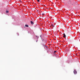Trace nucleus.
<instances>
[{
	"instance_id": "nucleus-1",
	"label": "nucleus",
	"mask_w": 80,
	"mask_h": 80,
	"mask_svg": "<svg viewBox=\"0 0 80 80\" xmlns=\"http://www.w3.org/2000/svg\"><path fill=\"white\" fill-rule=\"evenodd\" d=\"M74 73L75 75H76V74L77 73V71L75 70L74 71Z\"/></svg>"
},
{
	"instance_id": "nucleus-12",
	"label": "nucleus",
	"mask_w": 80,
	"mask_h": 80,
	"mask_svg": "<svg viewBox=\"0 0 80 80\" xmlns=\"http://www.w3.org/2000/svg\"><path fill=\"white\" fill-rule=\"evenodd\" d=\"M37 41H38L37 40L36 41V42H37Z\"/></svg>"
},
{
	"instance_id": "nucleus-9",
	"label": "nucleus",
	"mask_w": 80,
	"mask_h": 80,
	"mask_svg": "<svg viewBox=\"0 0 80 80\" xmlns=\"http://www.w3.org/2000/svg\"><path fill=\"white\" fill-rule=\"evenodd\" d=\"M43 45L45 47V44H43Z\"/></svg>"
},
{
	"instance_id": "nucleus-10",
	"label": "nucleus",
	"mask_w": 80,
	"mask_h": 80,
	"mask_svg": "<svg viewBox=\"0 0 80 80\" xmlns=\"http://www.w3.org/2000/svg\"><path fill=\"white\" fill-rule=\"evenodd\" d=\"M38 12V10L36 12Z\"/></svg>"
},
{
	"instance_id": "nucleus-13",
	"label": "nucleus",
	"mask_w": 80,
	"mask_h": 80,
	"mask_svg": "<svg viewBox=\"0 0 80 80\" xmlns=\"http://www.w3.org/2000/svg\"><path fill=\"white\" fill-rule=\"evenodd\" d=\"M36 37H37V36H36Z\"/></svg>"
},
{
	"instance_id": "nucleus-8",
	"label": "nucleus",
	"mask_w": 80,
	"mask_h": 80,
	"mask_svg": "<svg viewBox=\"0 0 80 80\" xmlns=\"http://www.w3.org/2000/svg\"><path fill=\"white\" fill-rule=\"evenodd\" d=\"M37 2H40V0H38Z\"/></svg>"
},
{
	"instance_id": "nucleus-5",
	"label": "nucleus",
	"mask_w": 80,
	"mask_h": 80,
	"mask_svg": "<svg viewBox=\"0 0 80 80\" xmlns=\"http://www.w3.org/2000/svg\"><path fill=\"white\" fill-rule=\"evenodd\" d=\"M51 27H54V26L53 25V24H52Z\"/></svg>"
},
{
	"instance_id": "nucleus-7",
	"label": "nucleus",
	"mask_w": 80,
	"mask_h": 80,
	"mask_svg": "<svg viewBox=\"0 0 80 80\" xmlns=\"http://www.w3.org/2000/svg\"><path fill=\"white\" fill-rule=\"evenodd\" d=\"M56 52H57L56 51H54V53H56Z\"/></svg>"
},
{
	"instance_id": "nucleus-3",
	"label": "nucleus",
	"mask_w": 80,
	"mask_h": 80,
	"mask_svg": "<svg viewBox=\"0 0 80 80\" xmlns=\"http://www.w3.org/2000/svg\"><path fill=\"white\" fill-rule=\"evenodd\" d=\"M63 37H64V38H65V37H66V35H65V33L63 34Z\"/></svg>"
},
{
	"instance_id": "nucleus-6",
	"label": "nucleus",
	"mask_w": 80,
	"mask_h": 80,
	"mask_svg": "<svg viewBox=\"0 0 80 80\" xmlns=\"http://www.w3.org/2000/svg\"><path fill=\"white\" fill-rule=\"evenodd\" d=\"M8 12H9L8 11H6V13H8Z\"/></svg>"
},
{
	"instance_id": "nucleus-11",
	"label": "nucleus",
	"mask_w": 80,
	"mask_h": 80,
	"mask_svg": "<svg viewBox=\"0 0 80 80\" xmlns=\"http://www.w3.org/2000/svg\"><path fill=\"white\" fill-rule=\"evenodd\" d=\"M44 15V14H42V15Z\"/></svg>"
},
{
	"instance_id": "nucleus-4",
	"label": "nucleus",
	"mask_w": 80,
	"mask_h": 80,
	"mask_svg": "<svg viewBox=\"0 0 80 80\" xmlns=\"http://www.w3.org/2000/svg\"><path fill=\"white\" fill-rule=\"evenodd\" d=\"M25 27H28V25H25Z\"/></svg>"
},
{
	"instance_id": "nucleus-2",
	"label": "nucleus",
	"mask_w": 80,
	"mask_h": 80,
	"mask_svg": "<svg viewBox=\"0 0 80 80\" xmlns=\"http://www.w3.org/2000/svg\"><path fill=\"white\" fill-rule=\"evenodd\" d=\"M30 23H31V25H33V24H34V23L32 21H30Z\"/></svg>"
}]
</instances>
